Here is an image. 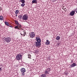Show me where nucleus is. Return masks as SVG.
Masks as SVG:
<instances>
[{"mask_svg":"<svg viewBox=\"0 0 77 77\" xmlns=\"http://www.w3.org/2000/svg\"><path fill=\"white\" fill-rule=\"evenodd\" d=\"M2 11V8H0V11Z\"/></svg>","mask_w":77,"mask_h":77,"instance_id":"30","label":"nucleus"},{"mask_svg":"<svg viewBox=\"0 0 77 77\" xmlns=\"http://www.w3.org/2000/svg\"><path fill=\"white\" fill-rule=\"evenodd\" d=\"M20 34L22 35V36H23H23H25L26 35V30H23L21 32Z\"/></svg>","mask_w":77,"mask_h":77,"instance_id":"6","label":"nucleus"},{"mask_svg":"<svg viewBox=\"0 0 77 77\" xmlns=\"http://www.w3.org/2000/svg\"><path fill=\"white\" fill-rule=\"evenodd\" d=\"M4 39L5 41L8 43V42H10L11 41V38L9 37H8L7 38H4Z\"/></svg>","mask_w":77,"mask_h":77,"instance_id":"3","label":"nucleus"},{"mask_svg":"<svg viewBox=\"0 0 77 77\" xmlns=\"http://www.w3.org/2000/svg\"><path fill=\"white\" fill-rule=\"evenodd\" d=\"M19 12V11L18 10H17L15 11L16 14H18Z\"/></svg>","mask_w":77,"mask_h":77,"instance_id":"19","label":"nucleus"},{"mask_svg":"<svg viewBox=\"0 0 77 77\" xmlns=\"http://www.w3.org/2000/svg\"><path fill=\"white\" fill-rule=\"evenodd\" d=\"M5 24L6 25H7V26H9V24L7 22H5Z\"/></svg>","mask_w":77,"mask_h":77,"instance_id":"17","label":"nucleus"},{"mask_svg":"<svg viewBox=\"0 0 77 77\" xmlns=\"http://www.w3.org/2000/svg\"><path fill=\"white\" fill-rule=\"evenodd\" d=\"M29 18V16L27 14H24L23 17V21H27L28 20Z\"/></svg>","mask_w":77,"mask_h":77,"instance_id":"4","label":"nucleus"},{"mask_svg":"<svg viewBox=\"0 0 77 77\" xmlns=\"http://www.w3.org/2000/svg\"><path fill=\"white\" fill-rule=\"evenodd\" d=\"M37 0H33L32 2V4H33V3H37Z\"/></svg>","mask_w":77,"mask_h":77,"instance_id":"13","label":"nucleus"},{"mask_svg":"<svg viewBox=\"0 0 77 77\" xmlns=\"http://www.w3.org/2000/svg\"><path fill=\"white\" fill-rule=\"evenodd\" d=\"M34 52L35 53H38V50H35L34 51Z\"/></svg>","mask_w":77,"mask_h":77,"instance_id":"20","label":"nucleus"},{"mask_svg":"<svg viewBox=\"0 0 77 77\" xmlns=\"http://www.w3.org/2000/svg\"><path fill=\"white\" fill-rule=\"evenodd\" d=\"M76 12V13H77V8L75 10V12Z\"/></svg>","mask_w":77,"mask_h":77,"instance_id":"26","label":"nucleus"},{"mask_svg":"<svg viewBox=\"0 0 77 77\" xmlns=\"http://www.w3.org/2000/svg\"><path fill=\"white\" fill-rule=\"evenodd\" d=\"M60 36H57V37H56V39L57 41H59V40H60Z\"/></svg>","mask_w":77,"mask_h":77,"instance_id":"11","label":"nucleus"},{"mask_svg":"<svg viewBox=\"0 0 77 77\" xmlns=\"http://www.w3.org/2000/svg\"><path fill=\"white\" fill-rule=\"evenodd\" d=\"M64 73L65 75H68V72H66V71Z\"/></svg>","mask_w":77,"mask_h":77,"instance_id":"25","label":"nucleus"},{"mask_svg":"<svg viewBox=\"0 0 77 77\" xmlns=\"http://www.w3.org/2000/svg\"><path fill=\"white\" fill-rule=\"evenodd\" d=\"M23 75L24 76V75Z\"/></svg>","mask_w":77,"mask_h":77,"instance_id":"34","label":"nucleus"},{"mask_svg":"<svg viewBox=\"0 0 77 77\" xmlns=\"http://www.w3.org/2000/svg\"><path fill=\"white\" fill-rule=\"evenodd\" d=\"M48 59H49H49H50V57H48Z\"/></svg>","mask_w":77,"mask_h":77,"instance_id":"29","label":"nucleus"},{"mask_svg":"<svg viewBox=\"0 0 77 77\" xmlns=\"http://www.w3.org/2000/svg\"><path fill=\"white\" fill-rule=\"evenodd\" d=\"M16 17H17V14H16Z\"/></svg>","mask_w":77,"mask_h":77,"instance_id":"31","label":"nucleus"},{"mask_svg":"<svg viewBox=\"0 0 77 77\" xmlns=\"http://www.w3.org/2000/svg\"><path fill=\"white\" fill-rule=\"evenodd\" d=\"M57 45H60V43H58L57 44Z\"/></svg>","mask_w":77,"mask_h":77,"instance_id":"27","label":"nucleus"},{"mask_svg":"<svg viewBox=\"0 0 77 77\" xmlns=\"http://www.w3.org/2000/svg\"><path fill=\"white\" fill-rule=\"evenodd\" d=\"M22 74H23V75H24V73H23Z\"/></svg>","mask_w":77,"mask_h":77,"instance_id":"32","label":"nucleus"},{"mask_svg":"<svg viewBox=\"0 0 77 77\" xmlns=\"http://www.w3.org/2000/svg\"><path fill=\"white\" fill-rule=\"evenodd\" d=\"M16 59L17 60H20L22 59V55L21 54H18L16 57Z\"/></svg>","mask_w":77,"mask_h":77,"instance_id":"2","label":"nucleus"},{"mask_svg":"<svg viewBox=\"0 0 77 77\" xmlns=\"http://www.w3.org/2000/svg\"><path fill=\"white\" fill-rule=\"evenodd\" d=\"M50 42H49V41L48 40H46V42L45 43V44L46 45H49L50 44Z\"/></svg>","mask_w":77,"mask_h":77,"instance_id":"12","label":"nucleus"},{"mask_svg":"<svg viewBox=\"0 0 77 77\" xmlns=\"http://www.w3.org/2000/svg\"><path fill=\"white\" fill-rule=\"evenodd\" d=\"M0 20H3V17L2 16H0Z\"/></svg>","mask_w":77,"mask_h":77,"instance_id":"16","label":"nucleus"},{"mask_svg":"<svg viewBox=\"0 0 77 77\" xmlns=\"http://www.w3.org/2000/svg\"><path fill=\"white\" fill-rule=\"evenodd\" d=\"M75 14V11H72L70 13V15L71 16H74Z\"/></svg>","mask_w":77,"mask_h":77,"instance_id":"7","label":"nucleus"},{"mask_svg":"<svg viewBox=\"0 0 77 77\" xmlns=\"http://www.w3.org/2000/svg\"><path fill=\"white\" fill-rule=\"evenodd\" d=\"M41 77H46V75L45 74H42V75H41Z\"/></svg>","mask_w":77,"mask_h":77,"instance_id":"14","label":"nucleus"},{"mask_svg":"<svg viewBox=\"0 0 77 77\" xmlns=\"http://www.w3.org/2000/svg\"><path fill=\"white\" fill-rule=\"evenodd\" d=\"M19 17H21V16H20Z\"/></svg>","mask_w":77,"mask_h":77,"instance_id":"33","label":"nucleus"},{"mask_svg":"<svg viewBox=\"0 0 77 77\" xmlns=\"http://www.w3.org/2000/svg\"><path fill=\"white\" fill-rule=\"evenodd\" d=\"M46 71H48V72H49L50 71H51V70L50 69V68H48V69H46Z\"/></svg>","mask_w":77,"mask_h":77,"instance_id":"15","label":"nucleus"},{"mask_svg":"<svg viewBox=\"0 0 77 77\" xmlns=\"http://www.w3.org/2000/svg\"><path fill=\"white\" fill-rule=\"evenodd\" d=\"M77 66V64L76 63H73V64L70 65V66L71 68H73V67H74V66Z\"/></svg>","mask_w":77,"mask_h":77,"instance_id":"9","label":"nucleus"},{"mask_svg":"<svg viewBox=\"0 0 77 77\" xmlns=\"http://www.w3.org/2000/svg\"><path fill=\"white\" fill-rule=\"evenodd\" d=\"M2 70V67H0V71H1V70Z\"/></svg>","mask_w":77,"mask_h":77,"instance_id":"28","label":"nucleus"},{"mask_svg":"<svg viewBox=\"0 0 77 77\" xmlns=\"http://www.w3.org/2000/svg\"><path fill=\"white\" fill-rule=\"evenodd\" d=\"M21 2L22 3H25V1L24 0H21Z\"/></svg>","mask_w":77,"mask_h":77,"instance_id":"23","label":"nucleus"},{"mask_svg":"<svg viewBox=\"0 0 77 77\" xmlns=\"http://www.w3.org/2000/svg\"><path fill=\"white\" fill-rule=\"evenodd\" d=\"M21 71L22 73H24L26 72V69L24 68H22L21 69Z\"/></svg>","mask_w":77,"mask_h":77,"instance_id":"10","label":"nucleus"},{"mask_svg":"<svg viewBox=\"0 0 77 77\" xmlns=\"http://www.w3.org/2000/svg\"><path fill=\"white\" fill-rule=\"evenodd\" d=\"M15 23L16 24V25H18L19 23H18V21H15Z\"/></svg>","mask_w":77,"mask_h":77,"instance_id":"21","label":"nucleus"},{"mask_svg":"<svg viewBox=\"0 0 77 77\" xmlns=\"http://www.w3.org/2000/svg\"><path fill=\"white\" fill-rule=\"evenodd\" d=\"M21 6L22 7H24V6H25V4L23 3L21 5Z\"/></svg>","mask_w":77,"mask_h":77,"instance_id":"22","label":"nucleus"},{"mask_svg":"<svg viewBox=\"0 0 77 77\" xmlns=\"http://www.w3.org/2000/svg\"><path fill=\"white\" fill-rule=\"evenodd\" d=\"M28 56V58H29V59H31V55H30V54H29Z\"/></svg>","mask_w":77,"mask_h":77,"instance_id":"24","label":"nucleus"},{"mask_svg":"<svg viewBox=\"0 0 77 77\" xmlns=\"http://www.w3.org/2000/svg\"><path fill=\"white\" fill-rule=\"evenodd\" d=\"M31 38H34L35 36V33H34V32H32L31 33V34L30 35Z\"/></svg>","mask_w":77,"mask_h":77,"instance_id":"8","label":"nucleus"},{"mask_svg":"<svg viewBox=\"0 0 77 77\" xmlns=\"http://www.w3.org/2000/svg\"><path fill=\"white\" fill-rule=\"evenodd\" d=\"M14 28L16 29H19L20 30L21 29V25L19 24L16 26H14Z\"/></svg>","mask_w":77,"mask_h":77,"instance_id":"5","label":"nucleus"},{"mask_svg":"<svg viewBox=\"0 0 77 77\" xmlns=\"http://www.w3.org/2000/svg\"><path fill=\"white\" fill-rule=\"evenodd\" d=\"M48 73H49V72H48L47 70H45V73L47 74H48Z\"/></svg>","mask_w":77,"mask_h":77,"instance_id":"18","label":"nucleus"},{"mask_svg":"<svg viewBox=\"0 0 77 77\" xmlns=\"http://www.w3.org/2000/svg\"><path fill=\"white\" fill-rule=\"evenodd\" d=\"M36 41L35 42L36 46L38 47H39L41 45V40L40 39V38L39 37H36L35 39Z\"/></svg>","mask_w":77,"mask_h":77,"instance_id":"1","label":"nucleus"}]
</instances>
